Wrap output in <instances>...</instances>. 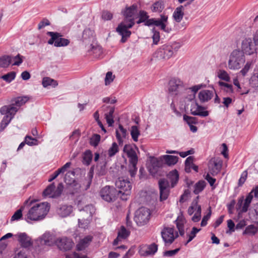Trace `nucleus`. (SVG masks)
Segmentation results:
<instances>
[{
	"mask_svg": "<svg viewBox=\"0 0 258 258\" xmlns=\"http://www.w3.org/2000/svg\"><path fill=\"white\" fill-rule=\"evenodd\" d=\"M205 87L206 84H200L185 88L184 82L179 78L174 77L168 81L167 92L170 96L175 97L180 96L182 91H184V93L182 95V99L186 105L187 102L194 101L198 91Z\"/></svg>",
	"mask_w": 258,
	"mask_h": 258,
	"instance_id": "1",
	"label": "nucleus"
},
{
	"mask_svg": "<svg viewBox=\"0 0 258 258\" xmlns=\"http://www.w3.org/2000/svg\"><path fill=\"white\" fill-rule=\"evenodd\" d=\"M50 205L47 202L36 204L29 210L25 216L26 221L30 223V221H40L44 218L50 209Z\"/></svg>",
	"mask_w": 258,
	"mask_h": 258,
	"instance_id": "2",
	"label": "nucleus"
},
{
	"mask_svg": "<svg viewBox=\"0 0 258 258\" xmlns=\"http://www.w3.org/2000/svg\"><path fill=\"white\" fill-rule=\"evenodd\" d=\"M116 187L119 189L118 195L123 201H126L131 192L132 183L128 177L125 176L119 177L115 182Z\"/></svg>",
	"mask_w": 258,
	"mask_h": 258,
	"instance_id": "3",
	"label": "nucleus"
},
{
	"mask_svg": "<svg viewBox=\"0 0 258 258\" xmlns=\"http://www.w3.org/2000/svg\"><path fill=\"white\" fill-rule=\"evenodd\" d=\"M140 19L137 21L138 24L144 23V25L147 26H156L160 28L161 30L169 33L171 29L166 27V23L167 22L168 17H161L160 19H150L149 17H139Z\"/></svg>",
	"mask_w": 258,
	"mask_h": 258,
	"instance_id": "4",
	"label": "nucleus"
},
{
	"mask_svg": "<svg viewBox=\"0 0 258 258\" xmlns=\"http://www.w3.org/2000/svg\"><path fill=\"white\" fill-rule=\"evenodd\" d=\"M245 62V56L243 53L238 50H234L230 54L228 61V67L231 70H238Z\"/></svg>",
	"mask_w": 258,
	"mask_h": 258,
	"instance_id": "5",
	"label": "nucleus"
},
{
	"mask_svg": "<svg viewBox=\"0 0 258 258\" xmlns=\"http://www.w3.org/2000/svg\"><path fill=\"white\" fill-rule=\"evenodd\" d=\"M180 46L173 44L171 45H164L159 48L155 53L156 56L159 59H168L176 52Z\"/></svg>",
	"mask_w": 258,
	"mask_h": 258,
	"instance_id": "6",
	"label": "nucleus"
},
{
	"mask_svg": "<svg viewBox=\"0 0 258 258\" xmlns=\"http://www.w3.org/2000/svg\"><path fill=\"white\" fill-rule=\"evenodd\" d=\"M79 210L82 212V216H85L86 218L83 217L82 219H78L79 226L82 228H86L92 220V216L95 212V208L92 205H88Z\"/></svg>",
	"mask_w": 258,
	"mask_h": 258,
	"instance_id": "7",
	"label": "nucleus"
},
{
	"mask_svg": "<svg viewBox=\"0 0 258 258\" xmlns=\"http://www.w3.org/2000/svg\"><path fill=\"white\" fill-rule=\"evenodd\" d=\"M134 24V17H124L123 20L118 24L116 31L120 35L131 36V32L128 29L132 28Z\"/></svg>",
	"mask_w": 258,
	"mask_h": 258,
	"instance_id": "8",
	"label": "nucleus"
},
{
	"mask_svg": "<svg viewBox=\"0 0 258 258\" xmlns=\"http://www.w3.org/2000/svg\"><path fill=\"white\" fill-rule=\"evenodd\" d=\"M150 215V212L148 209L141 207L136 212L134 220L138 226H143L148 222Z\"/></svg>",
	"mask_w": 258,
	"mask_h": 258,
	"instance_id": "9",
	"label": "nucleus"
},
{
	"mask_svg": "<svg viewBox=\"0 0 258 258\" xmlns=\"http://www.w3.org/2000/svg\"><path fill=\"white\" fill-rule=\"evenodd\" d=\"M100 195L103 200L107 202H112L115 201L118 196V190L113 186H105L100 191Z\"/></svg>",
	"mask_w": 258,
	"mask_h": 258,
	"instance_id": "10",
	"label": "nucleus"
},
{
	"mask_svg": "<svg viewBox=\"0 0 258 258\" xmlns=\"http://www.w3.org/2000/svg\"><path fill=\"white\" fill-rule=\"evenodd\" d=\"M199 196H197L191 203V205L188 207L187 213L189 215H192L194 212L195 214L191 218L194 222H198L201 219L202 208L201 206L198 205Z\"/></svg>",
	"mask_w": 258,
	"mask_h": 258,
	"instance_id": "11",
	"label": "nucleus"
},
{
	"mask_svg": "<svg viewBox=\"0 0 258 258\" xmlns=\"http://www.w3.org/2000/svg\"><path fill=\"white\" fill-rule=\"evenodd\" d=\"M63 188V186L61 183L58 184L56 188H55L54 183H52L44 190L43 196L44 197H49L51 198L58 197L61 195Z\"/></svg>",
	"mask_w": 258,
	"mask_h": 258,
	"instance_id": "12",
	"label": "nucleus"
},
{
	"mask_svg": "<svg viewBox=\"0 0 258 258\" xmlns=\"http://www.w3.org/2000/svg\"><path fill=\"white\" fill-rule=\"evenodd\" d=\"M54 244L61 251H66L72 249L74 242L71 238L64 236L56 238Z\"/></svg>",
	"mask_w": 258,
	"mask_h": 258,
	"instance_id": "13",
	"label": "nucleus"
},
{
	"mask_svg": "<svg viewBox=\"0 0 258 258\" xmlns=\"http://www.w3.org/2000/svg\"><path fill=\"white\" fill-rule=\"evenodd\" d=\"M138 149L137 147L135 145L133 147L130 144H126L124 145L123 151L126 154L127 157L129 158L130 163L137 164L138 161V158L136 153V150Z\"/></svg>",
	"mask_w": 258,
	"mask_h": 258,
	"instance_id": "14",
	"label": "nucleus"
},
{
	"mask_svg": "<svg viewBox=\"0 0 258 258\" xmlns=\"http://www.w3.org/2000/svg\"><path fill=\"white\" fill-rule=\"evenodd\" d=\"M174 229L173 227H164L161 234L164 242L166 244H171L174 239L177 237L178 234L174 235Z\"/></svg>",
	"mask_w": 258,
	"mask_h": 258,
	"instance_id": "15",
	"label": "nucleus"
},
{
	"mask_svg": "<svg viewBox=\"0 0 258 258\" xmlns=\"http://www.w3.org/2000/svg\"><path fill=\"white\" fill-rule=\"evenodd\" d=\"M255 43L250 38H246L242 42V52L244 54L251 55L256 52Z\"/></svg>",
	"mask_w": 258,
	"mask_h": 258,
	"instance_id": "16",
	"label": "nucleus"
},
{
	"mask_svg": "<svg viewBox=\"0 0 258 258\" xmlns=\"http://www.w3.org/2000/svg\"><path fill=\"white\" fill-rule=\"evenodd\" d=\"M18 111V108L12 104L4 105L0 108V113L2 115H8L9 117H12V118L14 117Z\"/></svg>",
	"mask_w": 258,
	"mask_h": 258,
	"instance_id": "17",
	"label": "nucleus"
},
{
	"mask_svg": "<svg viewBox=\"0 0 258 258\" xmlns=\"http://www.w3.org/2000/svg\"><path fill=\"white\" fill-rule=\"evenodd\" d=\"M190 113L193 115H199L202 117H206L209 115V112L207 110H204V107L199 105L197 102L191 105Z\"/></svg>",
	"mask_w": 258,
	"mask_h": 258,
	"instance_id": "18",
	"label": "nucleus"
},
{
	"mask_svg": "<svg viewBox=\"0 0 258 258\" xmlns=\"http://www.w3.org/2000/svg\"><path fill=\"white\" fill-rule=\"evenodd\" d=\"M53 236L49 232H45L43 235L36 241L38 245L39 243L41 246L44 245L51 246L54 243L52 240Z\"/></svg>",
	"mask_w": 258,
	"mask_h": 258,
	"instance_id": "19",
	"label": "nucleus"
},
{
	"mask_svg": "<svg viewBox=\"0 0 258 258\" xmlns=\"http://www.w3.org/2000/svg\"><path fill=\"white\" fill-rule=\"evenodd\" d=\"M68 177V174H66L64 177V182L69 186L71 194L74 195L80 189V185L74 179H69Z\"/></svg>",
	"mask_w": 258,
	"mask_h": 258,
	"instance_id": "20",
	"label": "nucleus"
},
{
	"mask_svg": "<svg viewBox=\"0 0 258 258\" xmlns=\"http://www.w3.org/2000/svg\"><path fill=\"white\" fill-rule=\"evenodd\" d=\"M213 91L203 90L199 92L198 97L201 103H205L210 100L213 97Z\"/></svg>",
	"mask_w": 258,
	"mask_h": 258,
	"instance_id": "21",
	"label": "nucleus"
},
{
	"mask_svg": "<svg viewBox=\"0 0 258 258\" xmlns=\"http://www.w3.org/2000/svg\"><path fill=\"white\" fill-rule=\"evenodd\" d=\"M18 240L21 243V246L24 248H28L32 245L30 237L28 236L26 233H20L18 234Z\"/></svg>",
	"mask_w": 258,
	"mask_h": 258,
	"instance_id": "22",
	"label": "nucleus"
},
{
	"mask_svg": "<svg viewBox=\"0 0 258 258\" xmlns=\"http://www.w3.org/2000/svg\"><path fill=\"white\" fill-rule=\"evenodd\" d=\"M47 35L50 36L51 38L48 41V44L50 45H54V46L57 47L56 45L57 42H59V39L62 37V35L56 32H47Z\"/></svg>",
	"mask_w": 258,
	"mask_h": 258,
	"instance_id": "23",
	"label": "nucleus"
},
{
	"mask_svg": "<svg viewBox=\"0 0 258 258\" xmlns=\"http://www.w3.org/2000/svg\"><path fill=\"white\" fill-rule=\"evenodd\" d=\"M165 164L169 166H173L176 164L179 158L176 156L165 155L161 157Z\"/></svg>",
	"mask_w": 258,
	"mask_h": 258,
	"instance_id": "24",
	"label": "nucleus"
},
{
	"mask_svg": "<svg viewBox=\"0 0 258 258\" xmlns=\"http://www.w3.org/2000/svg\"><path fill=\"white\" fill-rule=\"evenodd\" d=\"M92 237L86 236L81 239L77 245V249L79 251L85 249L89 245V243L92 241Z\"/></svg>",
	"mask_w": 258,
	"mask_h": 258,
	"instance_id": "25",
	"label": "nucleus"
},
{
	"mask_svg": "<svg viewBox=\"0 0 258 258\" xmlns=\"http://www.w3.org/2000/svg\"><path fill=\"white\" fill-rule=\"evenodd\" d=\"M108 111L105 113V118L109 126H112L114 123L113 119V113L114 112V107L108 106Z\"/></svg>",
	"mask_w": 258,
	"mask_h": 258,
	"instance_id": "26",
	"label": "nucleus"
},
{
	"mask_svg": "<svg viewBox=\"0 0 258 258\" xmlns=\"http://www.w3.org/2000/svg\"><path fill=\"white\" fill-rule=\"evenodd\" d=\"M167 177L171 182V186L173 187L179 180V174L176 169L173 170L167 174Z\"/></svg>",
	"mask_w": 258,
	"mask_h": 258,
	"instance_id": "27",
	"label": "nucleus"
},
{
	"mask_svg": "<svg viewBox=\"0 0 258 258\" xmlns=\"http://www.w3.org/2000/svg\"><path fill=\"white\" fill-rule=\"evenodd\" d=\"M73 206L71 205H62L58 210L59 215L62 217H66L69 216L73 212Z\"/></svg>",
	"mask_w": 258,
	"mask_h": 258,
	"instance_id": "28",
	"label": "nucleus"
},
{
	"mask_svg": "<svg viewBox=\"0 0 258 258\" xmlns=\"http://www.w3.org/2000/svg\"><path fill=\"white\" fill-rule=\"evenodd\" d=\"M137 12V6L133 5L131 7H126L124 10L121 11L123 16H133Z\"/></svg>",
	"mask_w": 258,
	"mask_h": 258,
	"instance_id": "29",
	"label": "nucleus"
},
{
	"mask_svg": "<svg viewBox=\"0 0 258 258\" xmlns=\"http://www.w3.org/2000/svg\"><path fill=\"white\" fill-rule=\"evenodd\" d=\"M93 158V154L91 150H87L85 151L83 155L82 163L86 166H89Z\"/></svg>",
	"mask_w": 258,
	"mask_h": 258,
	"instance_id": "30",
	"label": "nucleus"
},
{
	"mask_svg": "<svg viewBox=\"0 0 258 258\" xmlns=\"http://www.w3.org/2000/svg\"><path fill=\"white\" fill-rule=\"evenodd\" d=\"M42 84L44 88H47L48 86H52L55 87L58 85L57 82L49 77H44L42 79Z\"/></svg>",
	"mask_w": 258,
	"mask_h": 258,
	"instance_id": "31",
	"label": "nucleus"
},
{
	"mask_svg": "<svg viewBox=\"0 0 258 258\" xmlns=\"http://www.w3.org/2000/svg\"><path fill=\"white\" fill-rule=\"evenodd\" d=\"M29 98L27 96H21L16 98L11 104L15 107L19 108L28 101Z\"/></svg>",
	"mask_w": 258,
	"mask_h": 258,
	"instance_id": "32",
	"label": "nucleus"
},
{
	"mask_svg": "<svg viewBox=\"0 0 258 258\" xmlns=\"http://www.w3.org/2000/svg\"><path fill=\"white\" fill-rule=\"evenodd\" d=\"M253 199V195H251V192H249L246 196V199L244 200V204L242 206V208L241 210V213H245L248 211V208Z\"/></svg>",
	"mask_w": 258,
	"mask_h": 258,
	"instance_id": "33",
	"label": "nucleus"
},
{
	"mask_svg": "<svg viewBox=\"0 0 258 258\" xmlns=\"http://www.w3.org/2000/svg\"><path fill=\"white\" fill-rule=\"evenodd\" d=\"M205 186L206 182L205 181L203 180L199 181L194 186V193L195 195H198L204 189Z\"/></svg>",
	"mask_w": 258,
	"mask_h": 258,
	"instance_id": "34",
	"label": "nucleus"
},
{
	"mask_svg": "<svg viewBox=\"0 0 258 258\" xmlns=\"http://www.w3.org/2000/svg\"><path fill=\"white\" fill-rule=\"evenodd\" d=\"M12 62V56L4 55L0 57V67L7 68Z\"/></svg>",
	"mask_w": 258,
	"mask_h": 258,
	"instance_id": "35",
	"label": "nucleus"
},
{
	"mask_svg": "<svg viewBox=\"0 0 258 258\" xmlns=\"http://www.w3.org/2000/svg\"><path fill=\"white\" fill-rule=\"evenodd\" d=\"M131 135L134 142L138 141L139 136L140 135V132L136 125H133L131 128Z\"/></svg>",
	"mask_w": 258,
	"mask_h": 258,
	"instance_id": "36",
	"label": "nucleus"
},
{
	"mask_svg": "<svg viewBox=\"0 0 258 258\" xmlns=\"http://www.w3.org/2000/svg\"><path fill=\"white\" fill-rule=\"evenodd\" d=\"M164 9V4L162 1L155 2L151 7L152 11L155 12H160Z\"/></svg>",
	"mask_w": 258,
	"mask_h": 258,
	"instance_id": "37",
	"label": "nucleus"
},
{
	"mask_svg": "<svg viewBox=\"0 0 258 258\" xmlns=\"http://www.w3.org/2000/svg\"><path fill=\"white\" fill-rule=\"evenodd\" d=\"M16 74L15 72H11L2 76L1 78L7 83H10L16 78Z\"/></svg>",
	"mask_w": 258,
	"mask_h": 258,
	"instance_id": "38",
	"label": "nucleus"
},
{
	"mask_svg": "<svg viewBox=\"0 0 258 258\" xmlns=\"http://www.w3.org/2000/svg\"><path fill=\"white\" fill-rule=\"evenodd\" d=\"M130 232L126 229L123 226H121L120 229L118 232V237L122 239H125L129 236Z\"/></svg>",
	"mask_w": 258,
	"mask_h": 258,
	"instance_id": "39",
	"label": "nucleus"
},
{
	"mask_svg": "<svg viewBox=\"0 0 258 258\" xmlns=\"http://www.w3.org/2000/svg\"><path fill=\"white\" fill-rule=\"evenodd\" d=\"M23 210V207H22L20 209L17 210L11 218V221H19L22 218L23 215L22 212Z\"/></svg>",
	"mask_w": 258,
	"mask_h": 258,
	"instance_id": "40",
	"label": "nucleus"
},
{
	"mask_svg": "<svg viewBox=\"0 0 258 258\" xmlns=\"http://www.w3.org/2000/svg\"><path fill=\"white\" fill-rule=\"evenodd\" d=\"M257 231V228L253 225H250L247 226L243 232V234L255 235Z\"/></svg>",
	"mask_w": 258,
	"mask_h": 258,
	"instance_id": "41",
	"label": "nucleus"
},
{
	"mask_svg": "<svg viewBox=\"0 0 258 258\" xmlns=\"http://www.w3.org/2000/svg\"><path fill=\"white\" fill-rule=\"evenodd\" d=\"M94 35V31L93 30L90 28H86L83 32L82 38L84 40H87L93 37Z\"/></svg>",
	"mask_w": 258,
	"mask_h": 258,
	"instance_id": "42",
	"label": "nucleus"
},
{
	"mask_svg": "<svg viewBox=\"0 0 258 258\" xmlns=\"http://www.w3.org/2000/svg\"><path fill=\"white\" fill-rule=\"evenodd\" d=\"M201 230V229H198L197 228L194 227L192 228L191 231L189 234H187L188 240L185 243V245H186L189 242H190L192 239L196 237V234Z\"/></svg>",
	"mask_w": 258,
	"mask_h": 258,
	"instance_id": "43",
	"label": "nucleus"
},
{
	"mask_svg": "<svg viewBox=\"0 0 258 258\" xmlns=\"http://www.w3.org/2000/svg\"><path fill=\"white\" fill-rule=\"evenodd\" d=\"M183 118L184 121L189 125L190 124H197L198 122V119L195 117L183 115Z\"/></svg>",
	"mask_w": 258,
	"mask_h": 258,
	"instance_id": "44",
	"label": "nucleus"
},
{
	"mask_svg": "<svg viewBox=\"0 0 258 258\" xmlns=\"http://www.w3.org/2000/svg\"><path fill=\"white\" fill-rule=\"evenodd\" d=\"M250 84L252 87L258 91V74H255L251 76L250 81Z\"/></svg>",
	"mask_w": 258,
	"mask_h": 258,
	"instance_id": "45",
	"label": "nucleus"
},
{
	"mask_svg": "<svg viewBox=\"0 0 258 258\" xmlns=\"http://www.w3.org/2000/svg\"><path fill=\"white\" fill-rule=\"evenodd\" d=\"M158 250V245L153 243L148 246L147 249L146 251V255L154 254Z\"/></svg>",
	"mask_w": 258,
	"mask_h": 258,
	"instance_id": "46",
	"label": "nucleus"
},
{
	"mask_svg": "<svg viewBox=\"0 0 258 258\" xmlns=\"http://www.w3.org/2000/svg\"><path fill=\"white\" fill-rule=\"evenodd\" d=\"M118 152V147L117 143L113 142L111 147L108 150V155L109 157L114 156Z\"/></svg>",
	"mask_w": 258,
	"mask_h": 258,
	"instance_id": "47",
	"label": "nucleus"
},
{
	"mask_svg": "<svg viewBox=\"0 0 258 258\" xmlns=\"http://www.w3.org/2000/svg\"><path fill=\"white\" fill-rule=\"evenodd\" d=\"M218 78L226 82H229L230 78L228 74L224 70H220L218 74Z\"/></svg>",
	"mask_w": 258,
	"mask_h": 258,
	"instance_id": "48",
	"label": "nucleus"
},
{
	"mask_svg": "<svg viewBox=\"0 0 258 258\" xmlns=\"http://www.w3.org/2000/svg\"><path fill=\"white\" fill-rule=\"evenodd\" d=\"M100 136L98 134H94L90 139V144L94 147H96L98 145L100 141Z\"/></svg>",
	"mask_w": 258,
	"mask_h": 258,
	"instance_id": "49",
	"label": "nucleus"
},
{
	"mask_svg": "<svg viewBox=\"0 0 258 258\" xmlns=\"http://www.w3.org/2000/svg\"><path fill=\"white\" fill-rule=\"evenodd\" d=\"M25 142L29 146H32L37 145L38 141L35 138H33L31 136H26L25 138Z\"/></svg>",
	"mask_w": 258,
	"mask_h": 258,
	"instance_id": "50",
	"label": "nucleus"
},
{
	"mask_svg": "<svg viewBox=\"0 0 258 258\" xmlns=\"http://www.w3.org/2000/svg\"><path fill=\"white\" fill-rule=\"evenodd\" d=\"M23 56H21L20 54H18L16 56L12 57V61L14 60L13 66H19L23 62Z\"/></svg>",
	"mask_w": 258,
	"mask_h": 258,
	"instance_id": "51",
	"label": "nucleus"
},
{
	"mask_svg": "<svg viewBox=\"0 0 258 258\" xmlns=\"http://www.w3.org/2000/svg\"><path fill=\"white\" fill-rule=\"evenodd\" d=\"M211 214L212 212L211 207H210L209 212L206 215H205L202 219V220L201 223V226L202 227L206 226L207 225L208 221L210 219L211 216Z\"/></svg>",
	"mask_w": 258,
	"mask_h": 258,
	"instance_id": "52",
	"label": "nucleus"
},
{
	"mask_svg": "<svg viewBox=\"0 0 258 258\" xmlns=\"http://www.w3.org/2000/svg\"><path fill=\"white\" fill-rule=\"evenodd\" d=\"M169 189L166 188L164 189H160V201L166 200L169 196Z\"/></svg>",
	"mask_w": 258,
	"mask_h": 258,
	"instance_id": "53",
	"label": "nucleus"
},
{
	"mask_svg": "<svg viewBox=\"0 0 258 258\" xmlns=\"http://www.w3.org/2000/svg\"><path fill=\"white\" fill-rule=\"evenodd\" d=\"M218 84L220 86L224 87V90L227 92H232L233 87L232 85L221 81H219Z\"/></svg>",
	"mask_w": 258,
	"mask_h": 258,
	"instance_id": "54",
	"label": "nucleus"
},
{
	"mask_svg": "<svg viewBox=\"0 0 258 258\" xmlns=\"http://www.w3.org/2000/svg\"><path fill=\"white\" fill-rule=\"evenodd\" d=\"M159 189H164L169 188V183L168 181L164 179H160L158 182Z\"/></svg>",
	"mask_w": 258,
	"mask_h": 258,
	"instance_id": "55",
	"label": "nucleus"
},
{
	"mask_svg": "<svg viewBox=\"0 0 258 258\" xmlns=\"http://www.w3.org/2000/svg\"><path fill=\"white\" fill-rule=\"evenodd\" d=\"M137 164H134V163H130L128 172L132 177H134L137 173L138 169Z\"/></svg>",
	"mask_w": 258,
	"mask_h": 258,
	"instance_id": "56",
	"label": "nucleus"
},
{
	"mask_svg": "<svg viewBox=\"0 0 258 258\" xmlns=\"http://www.w3.org/2000/svg\"><path fill=\"white\" fill-rule=\"evenodd\" d=\"M252 64V61H248L244 66V67L240 71V73L243 76H245L247 73L248 72L250 68L251 67Z\"/></svg>",
	"mask_w": 258,
	"mask_h": 258,
	"instance_id": "57",
	"label": "nucleus"
},
{
	"mask_svg": "<svg viewBox=\"0 0 258 258\" xmlns=\"http://www.w3.org/2000/svg\"><path fill=\"white\" fill-rule=\"evenodd\" d=\"M153 34L152 36V38L153 40V43L154 44H157L160 38V33L158 31L156 30L155 28L153 29Z\"/></svg>",
	"mask_w": 258,
	"mask_h": 258,
	"instance_id": "58",
	"label": "nucleus"
},
{
	"mask_svg": "<svg viewBox=\"0 0 258 258\" xmlns=\"http://www.w3.org/2000/svg\"><path fill=\"white\" fill-rule=\"evenodd\" d=\"M70 42L69 39L61 37V38L59 39V42H57L56 45H57V47H64L68 46Z\"/></svg>",
	"mask_w": 258,
	"mask_h": 258,
	"instance_id": "59",
	"label": "nucleus"
},
{
	"mask_svg": "<svg viewBox=\"0 0 258 258\" xmlns=\"http://www.w3.org/2000/svg\"><path fill=\"white\" fill-rule=\"evenodd\" d=\"M180 250L179 248L173 250H167L163 252L164 256L171 257L175 255Z\"/></svg>",
	"mask_w": 258,
	"mask_h": 258,
	"instance_id": "60",
	"label": "nucleus"
},
{
	"mask_svg": "<svg viewBox=\"0 0 258 258\" xmlns=\"http://www.w3.org/2000/svg\"><path fill=\"white\" fill-rule=\"evenodd\" d=\"M66 258H88L86 255L80 254L79 253L74 252L72 253L68 254L66 255Z\"/></svg>",
	"mask_w": 258,
	"mask_h": 258,
	"instance_id": "61",
	"label": "nucleus"
},
{
	"mask_svg": "<svg viewBox=\"0 0 258 258\" xmlns=\"http://www.w3.org/2000/svg\"><path fill=\"white\" fill-rule=\"evenodd\" d=\"M114 78V76H113L112 73L111 72H108L106 74L105 78V84L106 85L109 84L111 83Z\"/></svg>",
	"mask_w": 258,
	"mask_h": 258,
	"instance_id": "62",
	"label": "nucleus"
},
{
	"mask_svg": "<svg viewBox=\"0 0 258 258\" xmlns=\"http://www.w3.org/2000/svg\"><path fill=\"white\" fill-rule=\"evenodd\" d=\"M195 153V150L194 148H191L190 150L185 152H179L177 154L182 158H185L189 155H192Z\"/></svg>",
	"mask_w": 258,
	"mask_h": 258,
	"instance_id": "63",
	"label": "nucleus"
},
{
	"mask_svg": "<svg viewBox=\"0 0 258 258\" xmlns=\"http://www.w3.org/2000/svg\"><path fill=\"white\" fill-rule=\"evenodd\" d=\"M184 7L182 6L177 7L174 11L173 16H183L185 14L183 12Z\"/></svg>",
	"mask_w": 258,
	"mask_h": 258,
	"instance_id": "64",
	"label": "nucleus"
}]
</instances>
